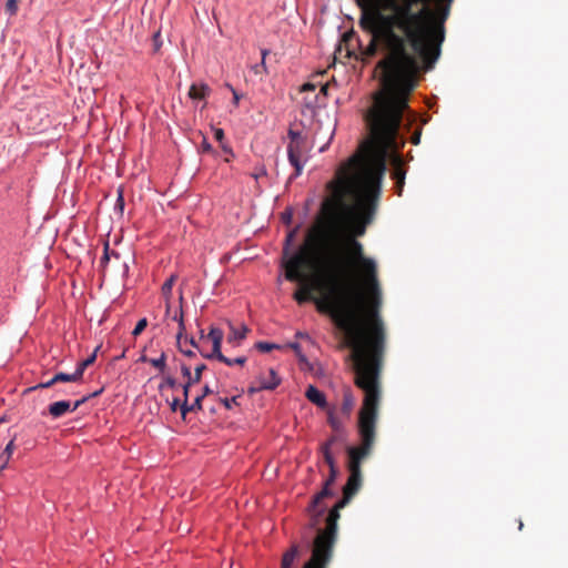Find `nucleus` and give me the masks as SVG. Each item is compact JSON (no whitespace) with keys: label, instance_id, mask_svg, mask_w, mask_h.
Here are the masks:
<instances>
[{"label":"nucleus","instance_id":"obj_1","mask_svg":"<svg viewBox=\"0 0 568 568\" xmlns=\"http://www.w3.org/2000/svg\"><path fill=\"white\" fill-rule=\"evenodd\" d=\"M454 0H357L362 8L361 27L372 34L363 51L374 57L381 47L385 57L378 68L385 75L382 88L372 95L365 119L374 144L367 156L354 153L344 161L336 175L344 180L347 192L371 194L381 174V187L387 163L392 179L405 184L407 173L402 150L406 142L420 143L422 125L408 138L418 120L410 105V94L417 84L419 61L427 70L439 57L444 41V23Z\"/></svg>","mask_w":568,"mask_h":568},{"label":"nucleus","instance_id":"obj_2","mask_svg":"<svg viewBox=\"0 0 568 568\" xmlns=\"http://www.w3.org/2000/svg\"><path fill=\"white\" fill-rule=\"evenodd\" d=\"M293 237L294 232H291L285 239L284 267L285 278L300 285L293 294L294 300L300 305L312 302L320 313L329 316L343 334L341 343L352 346L354 354L361 357L357 315L343 302L344 282L349 273L344 248L338 243H326L311 251L312 235L307 234L303 244L288 252Z\"/></svg>","mask_w":568,"mask_h":568},{"label":"nucleus","instance_id":"obj_3","mask_svg":"<svg viewBox=\"0 0 568 568\" xmlns=\"http://www.w3.org/2000/svg\"><path fill=\"white\" fill-rule=\"evenodd\" d=\"M362 282L367 286V288L372 292V310L369 311V316L373 320V336L369 342V351L365 345V325L363 320V294L358 288L357 281L352 282L349 284H344L343 288V302L348 306L355 310L357 315V321L361 329L359 334V345L362 351V356H356L354 354V348L352 346H344L343 348H348L351 351L348 358L352 361L353 371L355 374V378H358L359 375H365L368 379L375 378L376 383L379 382L381 376V366H382V357L385 348V329L383 320L379 316V307L382 304V291L379 287L377 273H375L374 280L369 276H365L361 278Z\"/></svg>","mask_w":568,"mask_h":568},{"label":"nucleus","instance_id":"obj_4","mask_svg":"<svg viewBox=\"0 0 568 568\" xmlns=\"http://www.w3.org/2000/svg\"><path fill=\"white\" fill-rule=\"evenodd\" d=\"M355 385L364 393L363 404L358 412L357 430L361 446H346L347 470L349 474L362 475L361 466L373 450L376 438V424L382 396L381 383L359 375Z\"/></svg>","mask_w":568,"mask_h":568},{"label":"nucleus","instance_id":"obj_5","mask_svg":"<svg viewBox=\"0 0 568 568\" xmlns=\"http://www.w3.org/2000/svg\"><path fill=\"white\" fill-rule=\"evenodd\" d=\"M355 385L364 393L363 404L358 412L357 430L361 446H346L347 470L349 474L362 475L361 466L373 450L376 438V424L382 396L381 383L359 375Z\"/></svg>","mask_w":568,"mask_h":568},{"label":"nucleus","instance_id":"obj_6","mask_svg":"<svg viewBox=\"0 0 568 568\" xmlns=\"http://www.w3.org/2000/svg\"><path fill=\"white\" fill-rule=\"evenodd\" d=\"M381 169L375 186L371 194H353L347 192L344 180L335 174L327 183L336 205L343 214V221L352 230L354 236H363L366 227L373 222L381 199Z\"/></svg>","mask_w":568,"mask_h":568},{"label":"nucleus","instance_id":"obj_7","mask_svg":"<svg viewBox=\"0 0 568 568\" xmlns=\"http://www.w3.org/2000/svg\"><path fill=\"white\" fill-rule=\"evenodd\" d=\"M307 234L312 235V241L310 245V250L314 251L317 247L326 243H338L343 248L348 258L349 263V273L345 280V285L352 282L357 281V276L354 273V263H358L361 266V278L365 276H369L374 280L375 273H377V264L376 261L372 257L365 256L364 247L361 242H358L355 237L348 239L346 242L341 241L337 236H321L316 242L314 234L308 232Z\"/></svg>","mask_w":568,"mask_h":568},{"label":"nucleus","instance_id":"obj_8","mask_svg":"<svg viewBox=\"0 0 568 568\" xmlns=\"http://www.w3.org/2000/svg\"><path fill=\"white\" fill-rule=\"evenodd\" d=\"M354 496L343 491V497L335 504L326 516V527L318 528L316 536L312 542V556L324 558V561H331L333 558L334 546L337 540V521L339 519V510L346 507Z\"/></svg>","mask_w":568,"mask_h":568},{"label":"nucleus","instance_id":"obj_9","mask_svg":"<svg viewBox=\"0 0 568 568\" xmlns=\"http://www.w3.org/2000/svg\"><path fill=\"white\" fill-rule=\"evenodd\" d=\"M324 460L329 467L328 477L325 479L321 491H318L317 494H315L313 496L312 501L307 508L308 511L315 517L312 523L313 527L317 524L318 518L325 514V508L317 509V507L324 498L331 497L334 495L331 486L335 483V480L338 476V469H337L336 462H335L333 454H326V457H324Z\"/></svg>","mask_w":568,"mask_h":568},{"label":"nucleus","instance_id":"obj_10","mask_svg":"<svg viewBox=\"0 0 568 568\" xmlns=\"http://www.w3.org/2000/svg\"><path fill=\"white\" fill-rule=\"evenodd\" d=\"M290 143L287 145V158L290 164L294 168L295 172L291 175L290 181H293L302 174L305 161L301 156L305 148L306 138L302 132L290 129L287 132Z\"/></svg>","mask_w":568,"mask_h":568},{"label":"nucleus","instance_id":"obj_11","mask_svg":"<svg viewBox=\"0 0 568 568\" xmlns=\"http://www.w3.org/2000/svg\"><path fill=\"white\" fill-rule=\"evenodd\" d=\"M302 92L307 93L303 99L302 114L314 118L317 109L325 106L326 102L321 93L315 92L316 85L314 83H304L301 88Z\"/></svg>","mask_w":568,"mask_h":568},{"label":"nucleus","instance_id":"obj_12","mask_svg":"<svg viewBox=\"0 0 568 568\" xmlns=\"http://www.w3.org/2000/svg\"><path fill=\"white\" fill-rule=\"evenodd\" d=\"M204 369H206V365L200 364L195 367L194 374H192L191 368L187 365H181L182 376L186 378L185 383L182 385L183 397H189L191 386L197 384L201 381Z\"/></svg>","mask_w":568,"mask_h":568},{"label":"nucleus","instance_id":"obj_13","mask_svg":"<svg viewBox=\"0 0 568 568\" xmlns=\"http://www.w3.org/2000/svg\"><path fill=\"white\" fill-rule=\"evenodd\" d=\"M305 396L311 403L318 406L320 408L327 407V400H326L325 394L322 390H320L317 387H315L314 385H310L306 388Z\"/></svg>","mask_w":568,"mask_h":568},{"label":"nucleus","instance_id":"obj_14","mask_svg":"<svg viewBox=\"0 0 568 568\" xmlns=\"http://www.w3.org/2000/svg\"><path fill=\"white\" fill-rule=\"evenodd\" d=\"M347 442V430L344 432H334V435H332L324 444L321 446V452L323 454V457H326V454H332V447L333 445L341 443L345 444Z\"/></svg>","mask_w":568,"mask_h":568},{"label":"nucleus","instance_id":"obj_15","mask_svg":"<svg viewBox=\"0 0 568 568\" xmlns=\"http://www.w3.org/2000/svg\"><path fill=\"white\" fill-rule=\"evenodd\" d=\"M67 413H72L71 402L69 400H58L48 406V414L52 418H60Z\"/></svg>","mask_w":568,"mask_h":568},{"label":"nucleus","instance_id":"obj_16","mask_svg":"<svg viewBox=\"0 0 568 568\" xmlns=\"http://www.w3.org/2000/svg\"><path fill=\"white\" fill-rule=\"evenodd\" d=\"M230 326V335L227 336V343L233 346H239L241 342L246 337V333L248 328L246 325H242L241 328H236L232 323H229Z\"/></svg>","mask_w":568,"mask_h":568},{"label":"nucleus","instance_id":"obj_17","mask_svg":"<svg viewBox=\"0 0 568 568\" xmlns=\"http://www.w3.org/2000/svg\"><path fill=\"white\" fill-rule=\"evenodd\" d=\"M355 406V397L353 395V392L351 387L346 386L343 389V402L341 406V412L346 417L351 416V413Z\"/></svg>","mask_w":568,"mask_h":568},{"label":"nucleus","instance_id":"obj_18","mask_svg":"<svg viewBox=\"0 0 568 568\" xmlns=\"http://www.w3.org/2000/svg\"><path fill=\"white\" fill-rule=\"evenodd\" d=\"M211 93V89L206 83H193L189 90V97L192 100H204Z\"/></svg>","mask_w":568,"mask_h":568},{"label":"nucleus","instance_id":"obj_19","mask_svg":"<svg viewBox=\"0 0 568 568\" xmlns=\"http://www.w3.org/2000/svg\"><path fill=\"white\" fill-rule=\"evenodd\" d=\"M281 384V378L278 377L276 371L274 368L268 369V377L260 378V388L265 390H273Z\"/></svg>","mask_w":568,"mask_h":568},{"label":"nucleus","instance_id":"obj_20","mask_svg":"<svg viewBox=\"0 0 568 568\" xmlns=\"http://www.w3.org/2000/svg\"><path fill=\"white\" fill-rule=\"evenodd\" d=\"M363 477L362 475L349 474L346 484L343 487V491L355 496L362 487Z\"/></svg>","mask_w":568,"mask_h":568},{"label":"nucleus","instance_id":"obj_21","mask_svg":"<svg viewBox=\"0 0 568 568\" xmlns=\"http://www.w3.org/2000/svg\"><path fill=\"white\" fill-rule=\"evenodd\" d=\"M100 349V346H98L94 352L89 356L87 357L85 359L81 361L80 363L77 364V367H75V371L74 373L77 374V376L79 377L80 381H82V377H83V374H84V371L94 363L95 358H97V353L98 351Z\"/></svg>","mask_w":568,"mask_h":568},{"label":"nucleus","instance_id":"obj_22","mask_svg":"<svg viewBox=\"0 0 568 568\" xmlns=\"http://www.w3.org/2000/svg\"><path fill=\"white\" fill-rule=\"evenodd\" d=\"M202 410V404L199 403V400H193V403H189V397H183V400L180 405V412L182 415V418L185 419L186 415L191 412H200Z\"/></svg>","mask_w":568,"mask_h":568},{"label":"nucleus","instance_id":"obj_23","mask_svg":"<svg viewBox=\"0 0 568 568\" xmlns=\"http://www.w3.org/2000/svg\"><path fill=\"white\" fill-rule=\"evenodd\" d=\"M14 440H16V435L10 439V442L6 445L3 452L0 454V460L2 462V464L0 466V473L3 469H6L8 466V463L10 460L11 455L14 449Z\"/></svg>","mask_w":568,"mask_h":568},{"label":"nucleus","instance_id":"obj_24","mask_svg":"<svg viewBox=\"0 0 568 568\" xmlns=\"http://www.w3.org/2000/svg\"><path fill=\"white\" fill-rule=\"evenodd\" d=\"M202 356L204 358H207V359H217L224 364H230V358L224 356L223 353L221 352V347H219L217 345L216 346H212V352L211 353H201Z\"/></svg>","mask_w":568,"mask_h":568},{"label":"nucleus","instance_id":"obj_25","mask_svg":"<svg viewBox=\"0 0 568 568\" xmlns=\"http://www.w3.org/2000/svg\"><path fill=\"white\" fill-rule=\"evenodd\" d=\"M223 336H224L223 331L217 327H211L209 334L206 335V337L209 339H211L212 346L217 345L219 347H221V345H222Z\"/></svg>","mask_w":568,"mask_h":568},{"label":"nucleus","instance_id":"obj_26","mask_svg":"<svg viewBox=\"0 0 568 568\" xmlns=\"http://www.w3.org/2000/svg\"><path fill=\"white\" fill-rule=\"evenodd\" d=\"M53 379H54V382H58V383L80 382L79 377L77 376V374L74 372L71 374L64 373V372H59V373L54 374Z\"/></svg>","mask_w":568,"mask_h":568},{"label":"nucleus","instance_id":"obj_27","mask_svg":"<svg viewBox=\"0 0 568 568\" xmlns=\"http://www.w3.org/2000/svg\"><path fill=\"white\" fill-rule=\"evenodd\" d=\"M296 555H297L296 546L292 547L288 551H286L282 558V564H281L282 568H291Z\"/></svg>","mask_w":568,"mask_h":568},{"label":"nucleus","instance_id":"obj_28","mask_svg":"<svg viewBox=\"0 0 568 568\" xmlns=\"http://www.w3.org/2000/svg\"><path fill=\"white\" fill-rule=\"evenodd\" d=\"M327 422L334 432L346 430L344 424L335 416L332 409L328 412Z\"/></svg>","mask_w":568,"mask_h":568},{"label":"nucleus","instance_id":"obj_29","mask_svg":"<svg viewBox=\"0 0 568 568\" xmlns=\"http://www.w3.org/2000/svg\"><path fill=\"white\" fill-rule=\"evenodd\" d=\"M331 561H324V558L311 557L304 565L303 568H327Z\"/></svg>","mask_w":568,"mask_h":568},{"label":"nucleus","instance_id":"obj_30","mask_svg":"<svg viewBox=\"0 0 568 568\" xmlns=\"http://www.w3.org/2000/svg\"><path fill=\"white\" fill-rule=\"evenodd\" d=\"M268 52L270 51L267 49H263L262 50V60H261V62L256 63L255 65L252 67V71L255 74H262V73H266L267 72L266 63H265V58L268 54Z\"/></svg>","mask_w":568,"mask_h":568},{"label":"nucleus","instance_id":"obj_31","mask_svg":"<svg viewBox=\"0 0 568 568\" xmlns=\"http://www.w3.org/2000/svg\"><path fill=\"white\" fill-rule=\"evenodd\" d=\"M176 280V275L173 274L171 275L162 285V295L168 300L170 298L171 294H172V287H173V284Z\"/></svg>","mask_w":568,"mask_h":568},{"label":"nucleus","instance_id":"obj_32","mask_svg":"<svg viewBox=\"0 0 568 568\" xmlns=\"http://www.w3.org/2000/svg\"><path fill=\"white\" fill-rule=\"evenodd\" d=\"M178 386V381L172 375H163L162 382L159 384V390H163L164 388H175Z\"/></svg>","mask_w":568,"mask_h":568},{"label":"nucleus","instance_id":"obj_33","mask_svg":"<svg viewBox=\"0 0 568 568\" xmlns=\"http://www.w3.org/2000/svg\"><path fill=\"white\" fill-rule=\"evenodd\" d=\"M150 364L152 366H154L155 368H158L163 374L165 372V369H166V355H165V353H162L160 355V357H158V358H151L150 359Z\"/></svg>","mask_w":568,"mask_h":568},{"label":"nucleus","instance_id":"obj_34","mask_svg":"<svg viewBox=\"0 0 568 568\" xmlns=\"http://www.w3.org/2000/svg\"><path fill=\"white\" fill-rule=\"evenodd\" d=\"M255 348L257 351H260V352L267 353V352H271L273 349H280L281 345L275 344V343H270V342L261 341V342H257L255 344Z\"/></svg>","mask_w":568,"mask_h":568},{"label":"nucleus","instance_id":"obj_35","mask_svg":"<svg viewBox=\"0 0 568 568\" xmlns=\"http://www.w3.org/2000/svg\"><path fill=\"white\" fill-rule=\"evenodd\" d=\"M111 260V255H110V246H109V242H105L104 243V250H103V255L100 260V267L102 270L105 268L106 264L110 262Z\"/></svg>","mask_w":568,"mask_h":568},{"label":"nucleus","instance_id":"obj_36","mask_svg":"<svg viewBox=\"0 0 568 568\" xmlns=\"http://www.w3.org/2000/svg\"><path fill=\"white\" fill-rule=\"evenodd\" d=\"M148 326V320L145 317L138 321L135 327L132 331L133 336H139Z\"/></svg>","mask_w":568,"mask_h":568},{"label":"nucleus","instance_id":"obj_37","mask_svg":"<svg viewBox=\"0 0 568 568\" xmlns=\"http://www.w3.org/2000/svg\"><path fill=\"white\" fill-rule=\"evenodd\" d=\"M58 382H54L53 377L50 378L49 381L47 382H42V383H39L32 387H29L27 389V392H33V390H37V389H40V388H50L52 387L53 385H55Z\"/></svg>","mask_w":568,"mask_h":568},{"label":"nucleus","instance_id":"obj_38","mask_svg":"<svg viewBox=\"0 0 568 568\" xmlns=\"http://www.w3.org/2000/svg\"><path fill=\"white\" fill-rule=\"evenodd\" d=\"M237 398L239 396H233L231 398L224 397L220 398V403L226 408L232 409L233 405H237Z\"/></svg>","mask_w":568,"mask_h":568},{"label":"nucleus","instance_id":"obj_39","mask_svg":"<svg viewBox=\"0 0 568 568\" xmlns=\"http://www.w3.org/2000/svg\"><path fill=\"white\" fill-rule=\"evenodd\" d=\"M115 210H119L120 212H123L124 210V197H123V191L122 189L118 190V197L114 205Z\"/></svg>","mask_w":568,"mask_h":568},{"label":"nucleus","instance_id":"obj_40","mask_svg":"<svg viewBox=\"0 0 568 568\" xmlns=\"http://www.w3.org/2000/svg\"><path fill=\"white\" fill-rule=\"evenodd\" d=\"M226 88H229L230 91L232 92V95H233L232 104L235 108L239 106V103H240V100H241L242 95L230 83H226Z\"/></svg>","mask_w":568,"mask_h":568},{"label":"nucleus","instance_id":"obj_41","mask_svg":"<svg viewBox=\"0 0 568 568\" xmlns=\"http://www.w3.org/2000/svg\"><path fill=\"white\" fill-rule=\"evenodd\" d=\"M17 10H18L17 0H8L6 3V11L10 16H13V14H16Z\"/></svg>","mask_w":568,"mask_h":568},{"label":"nucleus","instance_id":"obj_42","mask_svg":"<svg viewBox=\"0 0 568 568\" xmlns=\"http://www.w3.org/2000/svg\"><path fill=\"white\" fill-rule=\"evenodd\" d=\"M213 393L214 390L209 385H204L202 393L199 396H196L194 400H199V403L202 404L203 398Z\"/></svg>","mask_w":568,"mask_h":568},{"label":"nucleus","instance_id":"obj_43","mask_svg":"<svg viewBox=\"0 0 568 568\" xmlns=\"http://www.w3.org/2000/svg\"><path fill=\"white\" fill-rule=\"evenodd\" d=\"M288 346L295 351L301 361H306L305 355L302 353L301 345L297 342H291Z\"/></svg>","mask_w":568,"mask_h":568},{"label":"nucleus","instance_id":"obj_44","mask_svg":"<svg viewBox=\"0 0 568 568\" xmlns=\"http://www.w3.org/2000/svg\"><path fill=\"white\" fill-rule=\"evenodd\" d=\"M185 331V324H184V320H183V315L182 313L180 314V321H179V332L176 334V342L178 344H180V341L183 336V333Z\"/></svg>","mask_w":568,"mask_h":568},{"label":"nucleus","instance_id":"obj_45","mask_svg":"<svg viewBox=\"0 0 568 568\" xmlns=\"http://www.w3.org/2000/svg\"><path fill=\"white\" fill-rule=\"evenodd\" d=\"M266 174H267V171H266L265 166L261 165V166L255 169L254 173H252V176L255 180H258L262 176H266Z\"/></svg>","mask_w":568,"mask_h":568},{"label":"nucleus","instance_id":"obj_46","mask_svg":"<svg viewBox=\"0 0 568 568\" xmlns=\"http://www.w3.org/2000/svg\"><path fill=\"white\" fill-rule=\"evenodd\" d=\"M212 150H213V148H212L211 143L205 138H203V141L200 146V152L210 153Z\"/></svg>","mask_w":568,"mask_h":568},{"label":"nucleus","instance_id":"obj_47","mask_svg":"<svg viewBox=\"0 0 568 568\" xmlns=\"http://www.w3.org/2000/svg\"><path fill=\"white\" fill-rule=\"evenodd\" d=\"M246 363V357L245 356H239L236 358H230V364H226L227 366H233V365H244Z\"/></svg>","mask_w":568,"mask_h":568},{"label":"nucleus","instance_id":"obj_48","mask_svg":"<svg viewBox=\"0 0 568 568\" xmlns=\"http://www.w3.org/2000/svg\"><path fill=\"white\" fill-rule=\"evenodd\" d=\"M88 400H89V397H85V396L81 397L80 399H78L73 404H71V410L72 412L77 410L81 405H83Z\"/></svg>","mask_w":568,"mask_h":568},{"label":"nucleus","instance_id":"obj_49","mask_svg":"<svg viewBox=\"0 0 568 568\" xmlns=\"http://www.w3.org/2000/svg\"><path fill=\"white\" fill-rule=\"evenodd\" d=\"M213 132H214L215 140L219 141L220 143H222L224 140V131L220 128H215V129H213Z\"/></svg>","mask_w":568,"mask_h":568},{"label":"nucleus","instance_id":"obj_50","mask_svg":"<svg viewBox=\"0 0 568 568\" xmlns=\"http://www.w3.org/2000/svg\"><path fill=\"white\" fill-rule=\"evenodd\" d=\"M181 400L178 398V397H174L169 404H170V409L172 412H176L178 409H180V405H181Z\"/></svg>","mask_w":568,"mask_h":568},{"label":"nucleus","instance_id":"obj_51","mask_svg":"<svg viewBox=\"0 0 568 568\" xmlns=\"http://www.w3.org/2000/svg\"><path fill=\"white\" fill-rule=\"evenodd\" d=\"M282 220L284 223H290L291 220H292V211L291 210H286L285 212L282 213Z\"/></svg>","mask_w":568,"mask_h":568},{"label":"nucleus","instance_id":"obj_52","mask_svg":"<svg viewBox=\"0 0 568 568\" xmlns=\"http://www.w3.org/2000/svg\"><path fill=\"white\" fill-rule=\"evenodd\" d=\"M404 185L400 181H395V193L400 196L403 194Z\"/></svg>","mask_w":568,"mask_h":568},{"label":"nucleus","instance_id":"obj_53","mask_svg":"<svg viewBox=\"0 0 568 568\" xmlns=\"http://www.w3.org/2000/svg\"><path fill=\"white\" fill-rule=\"evenodd\" d=\"M104 388L101 387L100 389L94 390L93 393H90L85 395V397H89V399L100 396L103 393Z\"/></svg>","mask_w":568,"mask_h":568},{"label":"nucleus","instance_id":"obj_54","mask_svg":"<svg viewBox=\"0 0 568 568\" xmlns=\"http://www.w3.org/2000/svg\"><path fill=\"white\" fill-rule=\"evenodd\" d=\"M328 85L324 84L321 87L320 91L317 93H321V97H324V101L326 102V95H327Z\"/></svg>","mask_w":568,"mask_h":568},{"label":"nucleus","instance_id":"obj_55","mask_svg":"<svg viewBox=\"0 0 568 568\" xmlns=\"http://www.w3.org/2000/svg\"><path fill=\"white\" fill-rule=\"evenodd\" d=\"M221 146H222V150H223L224 153H227L231 156H234V153H233L232 149L227 144L222 142Z\"/></svg>","mask_w":568,"mask_h":568},{"label":"nucleus","instance_id":"obj_56","mask_svg":"<svg viewBox=\"0 0 568 568\" xmlns=\"http://www.w3.org/2000/svg\"><path fill=\"white\" fill-rule=\"evenodd\" d=\"M129 274V264L126 262L122 263V276L126 277Z\"/></svg>","mask_w":568,"mask_h":568},{"label":"nucleus","instance_id":"obj_57","mask_svg":"<svg viewBox=\"0 0 568 568\" xmlns=\"http://www.w3.org/2000/svg\"><path fill=\"white\" fill-rule=\"evenodd\" d=\"M111 258L120 262L121 261V254L116 251H110Z\"/></svg>","mask_w":568,"mask_h":568},{"label":"nucleus","instance_id":"obj_58","mask_svg":"<svg viewBox=\"0 0 568 568\" xmlns=\"http://www.w3.org/2000/svg\"><path fill=\"white\" fill-rule=\"evenodd\" d=\"M180 352L183 355L187 356V357H194L195 356V353L193 351H191V349H182V348H180Z\"/></svg>","mask_w":568,"mask_h":568},{"label":"nucleus","instance_id":"obj_59","mask_svg":"<svg viewBox=\"0 0 568 568\" xmlns=\"http://www.w3.org/2000/svg\"><path fill=\"white\" fill-rule=\"evenodd\" d=\"M186 341H187V342H189L193 347L199 348V344H197V342L195 341V338H194V337H190V338H189V337H186Z\"/></svg>","mask_w":568,"mask_h":568},{"label":"nucleus","instance_id":"obj_60","mask_svg":"<svg viewBox=\"0 0 568 568\" xmlns=\"http://www.w3.org/2000/svg\"><path fill=\"white\" fill-rule=\"evenodd\" d=\"M153 38H154V42H155V50H158L160 47V44H159L160 32H156Z\"/></svg>","mask_w":568,"mask_h":568},{"label":"nucleus","instance_id":"obj_61","mask_svg":"<svg viewBox=\"0 0 568 568\" xmlns=\"http://www.w3.org/2000/svg\"><path fill=\"white\" fill-rule=\"evenodd\" d=\"M296 337L297 338H308V334L307 333H303V332H297L296 333Z\"/></svg>","mask_w":568,"mask_h":568},{"label":"nucleus","instance_id":"obj_62","mask_svg":"<svg viewBox=\"0 0 568 568\" xmlns=\"http://www.w3.org/2000/svg\"><path fill=\"white\" fill-rule=\"evenodd\" d=\"M260 390H263L262 388H260V386H258V387H253V386H252V387H250V388H248V392H250L251 394L256 393V392H260Z\"/></svg>","mask_w":568,"mask_h":568},{"label":"nucleus","instance_id":"obj_63","mask_svg":"<svg viewBox=\"0 0 568 568\" xmlns=\"http://www.w3.org/2000/svg\"><path fill=\"white\" fill-rule=\"evenodd\" d=\"M150 359H151V358H148L144 354H143V355H141V356H140V358H139V361H140V362H143V363H146V362H148V363H150Z\"/></svg>","mask_w":568,"mask_h":568},{"label":"nucleus","instance_id":"obj_64","mask_svg":"<svg viewBox=\"0 0 568 568\" xmlns=\"http://www.w3.org/2000/svg\"><path fill=\"white\" fill-rule=\"evenodd\" d=\"M173 320H174V321H176V322L179 323V321H180V315H179V316H178V315H174Z\"/></svg>","mask_w":568,"mask_h":568}]
</instances>
